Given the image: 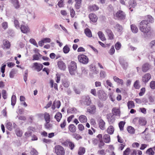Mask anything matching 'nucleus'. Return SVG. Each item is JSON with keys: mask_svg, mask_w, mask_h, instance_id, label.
I'll use <instances>...</instances> for the list:
<instances>
[{"mask_svg": "<svg viewBox=\"0 0 155 155\" xmlns=\"http://www.w3.org/2000/svg\"><path fill=\"white\" fill-rule=\"evenodd\" d=\"M139 28L140 30L143 33L147 34L150 30V28L149 25L147 21H142L140 23Z\"/></svg>", "mask_w": 155, "mask_h": 155, "instance_id": "nucleus-1", "label": "nucleus"}, {"mask_svg": "<svg viewBox=\"0 0 155 155\" xmlns=\"http://www.w3.org/2000/svg\"><path fill=\"white\" fill-rule=\"evenodd\" d=\"M77 68L76 63L74 61H71L68 66L69 72L71 75H75Z\"/></svg>", "mask_w": 155, "mask_h": 155, "instance_id": "nucleus-2", "label": "nucleus"}, {"mask_svg": "<svg viewBox=\"0 0 155 155\" xmlns=\"http://www.w3.org/2000/svg\"><path fill=\"white\" fill-rule=\"evenodd\" d=\"M114 16L116 18L119 20H124L126 17V14L121 10H119L116 13H114Z\"/></svg>", "mask_w": 155, "mask_h": 155, "instance_id": "nucleus-3", "label": "nucleus"}, {"mask_svg": "<svg viewBox=\"0 0 155 155\" xmlns=\"http://www.w3.org/2000/svg\"><path fill=\"white\" fill-rule=\"evenodd\" d=\"M78 59L79 61L83 64H87L89 61L88 57L85 55L82 54L78 56Z\"/></svg>", "mask_w": 155, "mask_h": 155, "instance_id": "nucleus-4", "label": "nucleus"}, {"mask_svg": "<svg viewBox=\"0 0 155 155\" xmlns=\"http://www.w3.org/2000/svg\"><path fill=\"white\" fill-rule=\"evenodd\" d=\"M54 150L57 155H64V149L63 147L61 146L56 145L54 147Z\"/></svg>", "mask_w": 155, "mask_h": 155, "instance_id": "nucleus-5", "label": "nucleus"}, {"mask_svg": "<svg viewBox=\"0 0 155 155\" xmlns=\"http://www.w3.org/2000/svg\"><path fill=\"white\" fill-rule=\"evenodd\" d=\"M97 95L99 98L103 100H105L107 98V94L103 90H99L97 92Z\"/></svg>", "mask_w": 155, "mask_h": 155, "instance_id": "nucleus-6", "label": "nucleus"}, {"mask_svg": "<svg viewBox=\"0 0 155 155\" xmlns=\"http://www.w3.org/2000/svg\"><path fill=\"white\" fill-rule=\"evenodd\" d=\"M151 68V65L148 63H145L142 65L141 70L143 72H146Z\"/></svg>", "mask_w": 155, "mask_h": 155, "instance_id": "nucleus-7", "label": "nucleus"}, {"mask_svg": "<svg viewBox=\"0 0 155 155\" xmlns=\"http://www.w3.org/2000/svg\"><path fill=\"white\" fill-rule=\"evenodd\" d=\"M151 78L150 74L149 73L145 74L142 77V80L145 84L147 83Z\"/></svg>", "mask_w": 155, "mask_h": 155, "instance_id": "nucleus-8", "label": "nucleus"}, {"mask_svg": "<svg viewBox=\"0 0 155 155\" xmlns=\"http://www.w3.org/2000/svg\"><path fill=\"white\" fill-rule=\"evenodd\" d=\"M107 118L110 124H113L115 121V117L111 114H109L107 115Z\"/></svg>", "mask_w": 155, "mask_h": 155, "instance_id": "nucleus-9", "label": "nucleus"}, {"mask_svg": "<svg viewBox=\"0 0 155 155\" xmlns=\"http://www.w3.org/2000/svg\"><path fill=\"white\" fill-rule=\"evenodd\" d=\"M42 64L38 63H34L33 67L35 68V69L38 71H40L43 68Z\"/></svg>", "mask_w": 155, "mask_h": 155, "instance_id": "nucleus-10", "label": "nucleus"}, {"mask_svg": "<svg viewBox=\"0 0 155 155\" xmlns=\"http://www.w3.org/2000/svg\"><path fill=\"white\" fill-rule=\"evenodd\" d=\"M119 61L123 68L125 69L128 67V63L121 58H119Z\"/></svg>", "mask_w": 155, "mask_h": 155, "instance_id": "nucleus-11", "label": "nucleus"}, {"mask_svg": "<svg viewBox=\"0 0 155 155\" xmlns=\"http://www.w3.org/2000/svg\"><path fill=\"white\" fill-rule=\"evenodd\" d=\"M58 68L61 70L64 71L66 68V65L62 61H58Z\"/></svg>", "mask_w": 155, "mask_h": 155, "instance_id": "nucleus-12", "label": "nucleus"}, {"mask_svg": "<svg viewBox=\"0 0 155 155\" xmlns=\"http://www.w3.org/2000/svg\"><path fill=\"white\" fill-rule=\"evenodd\" d=\"M99 127L102 130L105 129V122L102 119H100L98 121Z\"/></svg>", "mask_w": 155, "mask_h": 155, "instance_id": "nucleus-13", "label": "nucleus"}, {"mask_svg": "<svg viewBox=\"0 0 155 155\" xmlns=\"http://www.w3.org/2000/svg\"><path fill=\"white\" fill-rule=\"evenodd\" d=\"M129 9H130L131 12L133 11V9H131V8H134L137 5V3L134 0H130L129 2Z\"/></svg>", "mask_w": 155, "mask_h": 155, "instance_id": "nucleus-14", "label": "nucleus"}, {"mask_svg": "<svg viewBox=\"0 0 155 155\" xmlns=\"http://www.w3.org/2000/svg\"><path fill=\"white\" fill-rule=\"evenodd\" d=\"M96 107L94 105H92L89 107L87 109L88 112L91 114H94L96 111Z\"/></svg>", "mask_w": 155, "mask_h": 155, "instance_id": "nucleus-15", "label": "nucleus"}, {"mask_svg": "<svg viewBox=\"0 0 155 155\" xmlns=\"http://www.w3.org/2000/svg\"><path fill=\"white\" fill-rule=\"evenodd\" d=\"M113 79L114 81L116 82L117 84L122 85H123L124 81L123 80L119 78L116 76H114Z\"/></svg>", "mask_w": 155, "mask_h": 155, "instance_id": "nucleus-16", "label": "nucleus"}, {"mask_svg": "<svg viewBox=\"0 0 155 155\" xmlns=\"http://www.w3.org/2000/svg\"><path fill=\"white\" fill-rule=\"evenodd\" d=\"M89 18L90 20L93 22H96L97 19L96 15L93 13H91L89 15Z\"/></svg>", "mask_w": 155, "mask_h": 155, "instance_id": "nucleus-17", "label": "nucleus"}, {"mask_svg": "<svg viewBox=\"0 0 155 155\" xmlns=\"http://www.w3.org/2000/svg\"><path fill=\"white\" fill-rule=\"evenodd\" d=\"M20 29L21 31L24 33H27L29 31V29L28 26L24 25H21Z\"/></svg>", "mask_w": 155, "mask_h": 155, "instance_id": "nucleus-18", "label": "nucleus"}, {"mask_svg": "<svg viewBox=\"0 0 155 155\" xmlns=\"http://www.w3.org/2000/svg\"><path fill=\"white\" fill-rule=\"evenodd\" d=\"M79 120L81 123H84L87 122V119L86 117L84 115H81L79 116Z\"/></svg>", "mask_w": 155, "mask_h": 155, "instance_id": "nucleus-19", "label": "nucleus"}, {"mask_svg": "<svg viewBox=\"0 0 155 155\" xmlns=\"http://www.w3.org/2000/svg\"><path fill=\"white\" fill-rule=\"evenodd\" d=\"M112 112L113 115H115L117 116H120V110L118 108L116 107H114L112 110Z\"/></svg>", "mask_w": 155, "mask_h": 155, "instance_id": "nucleus-20", "label": "nucleus"}, {"mask_svg": "<svg viewBox=\"0 0 155 155\" xmlns=\"http://www.w3.org/2000/svg\"><path fill=\"white\" fill-rule=\"evenodd\" d=\"M88 9L90 11H96L99 9V7L95 5H90L88 7Z\"/></svg>", "mask_w": 155, "mask_h": 155, "instance_id": "nucleus-21", "label": "nucleus"}, {"mask_svg": "<svg viewBox=\"0 0 155 155\" xmlns=\"http://www.w3.org/2000/svg\"><path fill=\"white\" fill-rule=\"evenodd\" d=\"M103 139L106 143H109L110 140V136L108 134H105L103 136Z\"/></svg>", "mask_w": 155, "mask_h": 155, "instance_id": "nucleus-22", "label": "nucleus"}, {"mask_svg": "<svg viewBox=\"0 0 155 155\" xmlns=\"http://www.w3.org/2000/svg\"><path fill=\"white\" fill-rule=\"evenodd\" d=\"M12 3L16 8H19L20 5L18 0H12Z\"/></svg>", "mask_w": 155, "mask_h": 155, "instance_id": "nucleus-23", "label": "nucleus"}, {"mask_svg": "<svg viewBox=\"0 0 155 155\" xmlns=\"http://www.w3.org/2000/svg\"><path fill=\"white\" fill-rule=\"evenodd\" d=\"M106 32L110 39H112L113 38L114 35L110 30L107 29L106 30Z\"/></svg>", "mask_w": 155, "mask_h": 155, "instance_id": "nucleus-24", "label": "nucleus"}, {"mask_svg": "<svg viewBox=\"0 0 155 155\" xmlns=\"http://www.w3.org/2000/svg\"><path fill=\"white\" fill-rule=\"evenodd\" d=\"M68 129L71 132L74 133L76 131V127L73 124H71L69 125Z\"/></svg>", "mask_w": 155, "mask_h": 155, "instance_id": "nucleus-25", "label": "nucleus"}, {"mask_svg": "<svg viewBox=\"0 0 155 155\" xmlns=\"http://www.w3.org/2000/svg\"><path fill=\"white\" fill-rule=\"evenodd\" d=\"M3 45L5 48L7 49H8L10 47V44L9 42L6 39L3 40Z\"/></svg>", "mask_w": 155, "mask_h": 155, "instance_id": "nucleus-26", "label": "nucleus"}, {"mask_svg": "<svg viewBox=\"0 0 155 155\" xmlns=\"http://www.w3.org/2000/svg\"><path fill=\"white\" fill-rule=\"evenodd\" d=\"M62 117V114L60 112L57 113L54 116V118L58 122H59Z\"/></svg>", "mask_w": 155, "mask_h": 155, "instance_id": "nucleus-27", "label": "nucleus"}, {"mask_svg": "<svg viewBox=\"0 0 155 155\" xmlns=\"http://www.w3.org/2000/svg\"><path fill=\"white\" fill-rule=\"evenodd\" d=\"M84 33L87 36L89 37H91L92 36L91 32V30L88 28H87L85 29Z\"/></svg>", "mask_w": 155, "mask_h": 155, "instance_id": "nucleus-28", "label": "nucleus"}, {"mask_svg": "<svg viewBox=\"0 0 155 155\" xmlns=\"http://www.w3.org/2000/svg\"><path fill=\"white\" fill-rule=\"evenodd\" d=\"M114 27L117 31L119 32H121L123 29L122 26L118 24H116Z\"/></svg>", "mask_w": 155, "mask_h": 155, "instance_id": "nucleus-29", "label": "nucleus"}, {"mask_svg": "<svg viewBox=\"0 0 155 155\" xmlns=\"http://www.w3.org/2000/svg\"><path fill=\"white\" fill-rule=\"evenodd\" d=\"M114 131V128L112 126H110L107 129V132L110 134H112Z\"/></svg>", "mask_w": 155, "mask_h": 155, "instance_id": "nucleus-30", "label": "nucleus"}, {"mask_svg": "<svg viewBox=\"0 0 155 155\" xmlns=\"http://www.w3.org/2000/svg\"><path fill=\"white\" fill-rule=\"evenodd\" d=\"M98 35L102 41H104L106 40L104 35L103 33L101 31H99L98 32Z\"/></svg>", "mask_w": 155, "mask_h": 155, "instance_id": "nucleus-31", "label": "nucleus"}, {"mask_svg": "<svg viewBox=\"0 0 155 155\" xmlns=\"http://www.w3.org/2000/svg\"><path fill=\"white\" fill-rule=\"evenodd\" d=\"M131 29L132 31L134 33H137L138 31V29L137 26L134 25H132L130 26Z\"/></svg>", "mask_w": 155, "mask_h": 155, "instance_id": "nucleus-32", "label": "nucleus"}, {"mask_svg": "<svg viewBox=\"0 0 155 155\" xmlns=\"http://www.w3.org/2000/svg\"><path fill=\"white\" fill-rule=\"evenodd\" d=\"M139 124L141 125H145L146 124V121L145 119L142 117L139 118Z\"/></svg>", "mask_w": 155, "mask_h": 155, "instance_id": "nucleus-33", "label": "nucleus"}, {"mask_svg": "<svg viewBox=\"0 0 155 155\" xmlns=\"http://www.w3.org/2000/svg\"><path fill=\"white\" fill-rule=\"evenodd\" d=\"M127 104L129 109L134 108L135 106L134 103L132 101H129L127 102Z\"/></svg>", "mask_w": 155, "mask_h": 155, "instance_id": "nucleus-34", "label": "nucleus"}, {"mask_svg": "<svg viewBox=\"0 0 155 155\" xmlns=\"http://www.w3.org/2000/svg\"><path fill=\"white\" fill-rule=\"evenodd\" d=\"M127 130L128 132L130 134L134 133L135 130L134 128L131 126H129L127 128Z\"/></svg>", "mask_w": 155, "mask_h": 155, "instance_id": "nucleus-35", "label": "nucleus"}, {"mask_svg": "<svg viewBox=\"0 0 155 155\" xmlns=\"http://www.w3.org/2000/svg\"><path fill=\"white\" fill-rule=\"evenodd\" d=\"M16 97L15 95H13L12 97L11 98V104L12 106H14L16 103Z\"/></svg>", "mask_w": 155, "mask_h": 155, "instance_id": "nucleus-36", "label": "nucleus"}, {"mask_svg": "<svg viewBox=\"0 0 155 155\" xmlns=\"http://www.w3.org/2000/svg\"><path fill=\"white\" fill-rule=\"evenodd\" d=\"M148 99L150 102L153 103L154 101L155 97L152 94H150L148 95Z\"/></svg>", "mask_w": 155, "mask_h": 155, "instance_id": "nucleus-37", "label": "nucleus"}, {"mask_svg": "<svg viewBox=\"0 0 155 155\" xmlns=\"http://www.w3.org/2000/svg\"><path fill=\"white\" fill-rule=\"evenodd\" d=\"M44 117L46 122L49 123L50 121V115L47 113L45 114Z\"/></svg>", "mask_w": 155, "mask_h": 155, "instance_id": "nucleus-38", "label": "nucleus"}, {"mask_svg": "<svg viewBox=\"0 0 155 155\" xmlns=\"http://www.w3.org/2000/svg\"><path fill=\"white\" fill-rule=\"evenodd\" d=\"M85 152V149L84 147H81L78 151V154L79 155H82Z\"/></svg>", "mask_w": 155, "mask_h": 155, "instance_id": "nucleus-39", "label": "nucleus"}, {"mask_svg": "<svg viewBox=\"0 0 155 155\" xmlns=\"http://www.w3.org/2000/svg\"><path fill=\"white\" fill-rule=\"evenodd\" d=\"M152 149V148H150L149 149L147 150L146 153L149 155H153L154 153Z\"/></svg>", "mask_w": 155, "mask_h": 155, "instance_id": "nucleus-40", "label": "nucleus"}, {"mask_svg": "<svg viewBox=\"0 0 155 155\" xmlns=\"http://www.w3.org/2000/svg\"><path fill=\"white\" fill-rule=\"evenodd\" d=\"M15 133L18 136L21 137L22 134V131L20 130L19 129L17 128L15 131Z\"/></svg>", "mask_w": 155, "mask_h": 155, "instance_id": "nucleus-41", "label": "nucleus"}, {"mask_svg": "<svg viewBox=\"0 0 155 155\" xmlns=\"http://www.w3.org/2000/svg\"><path fill=\"white\" fill-rule=\"evenodd\" d=\"M70 51V48L67 45H65L63 48V52L65 54L68 53Z\"/></svg>", "mask_w": 155, "mask_h": 155, "instance_id": "nucleus-42", "label": "nucleus"}, {"mask_svg": "<svg viewBox=\"0 0 155 155\" xmlns=\"http://www.w3.org/2000/svg\"><path fill=\"white\" fill-rule=\"evenodd\" d=\"M125 122L124 121H120L119 124V126L120 130H123V127L124 126Z\"/></svg>", "mask_w": 155, "mask_h": 155, "instance_id": "nucleus-43", "label": "nucleus"}, {"mask_svg": "<svg viewBox=\"0 0 155 155\" xmlns=\"http://www.w3.org/2000/svg\"><path fill=\"white\" fill-rule=\"evenodd\" d=\"M76 109L75 108H71L68 109V112L71 113L72 114L76 112Z\"/></svg>", "mask_w": 155, "mask_h": 155, "instance_id": "nucleus-44", "label": "nucleus"}, {"mask_svg": "<svg viewBox=\"0 0 155 155\" xmlns=\"http://www.w3.org/2000/svg\"><path fill=\"white\" fill-rule=\"evenodd\" d=\"M6 127L9 130H11L13 128L12 124L10 122H8L7 124Z\"/></svg>", "mask_w": 155, "mask_h": 155, "instance_id": "nucleus-45", "label": "nucleus"}, {"mask_svg": "<svg viewBox=\"0 0 155 155\" xmlns=\"http://www.w3.org/2000/svg\"><path fill=\"white\" fill-rule=\"evenodd\" d=\"M134 86L136 89H139L140 88L139 81L138 80H137L135 81L134 84Z\"/></svg>", "mask_w": 155, "mask_h": 155, "instance_id": "nucleus-46", "label": "nucleus"}, {"mask_svg": "<svg viewBox=\"0 0 155 155\" xmlns=\"http://www.w3.org/2000/svg\"><path fill=\"white\" fill-rule=\"evenodd\" d=\"M84 104L88 105H89L91 104V100L88 97H86L85 99V101L84 102Z\"/></svg>", "mask_w": 155, "mask_h": 155, "instance_id": "nucleus-47", "label": "nucleus"}, {"mask_svg": "<svg viewBox=\"0 0 155 155\" xmlns=\"http://www.w3.org/2000/svg\"><path fill=\"white\" fill-rule=\"evenodd\" d=\"M63 85L65 87H68L70 85L69 82L67 80H64L63 82Z\"/></svg>", "mask_w": 155, "mask_h": 155, "instance_id": "nucleus-48", "label": "nucleus"}, {"mask_svg": "<svg viewBox=\"0 0 155 155\" xmlns=\"http://www.w3.org/2000/svg\"><path fill=\"white\" fill-rule=\"evenodd\" d=\"M121 44L119 42H117L115 45V47L116 50H119L121 47Z\"/></svg>", "mask_w": 155, "mask_h": 155, "instance_id": "nucleus-49", "label": "nucleus"}, {"mask_svg": "<svg viewBox=\"0 0 155 155\" xmlns=\"http://www.w3.org/2000/svg\"><path fill=\"white\" fill-rule=\"evenodd\" d=\"M30 153L31 155H38V154L37 151L34 148L31 149Z\"/></svg>", "mask_w": 155, "mask_h": 155, "instance_id": "nucleus-50", "label": "nucleus"}, {"mask_svg": "<svg viewBox=\"0 0 155 155\" xmlns=\"http://www.w3.org/2000/svg\"><path fill=\"white\" fill-rule=\"evenodd\" d=\"M58 108H59L61 105V102L59 101H54L53 103Z\"/></svg>", "mask_w": 155, "mask_h": 155, "instance_id": "nucleus-51", "label": "nucleus"}, {"mask_svg": "<svg viewBox=\"0 0 155 155\" xmlns=\"http://www.w3.org/2000/svg\"><path fill=\"white\" fill-rule=\"evenodd\" d=\"M14 24L15 27L17 28H19V23L18 20L16 19H14Z\"/></svg>", "mask_w": 155, "mask_h": 155, "instance_id": "nucleus-52", "label": "nucleus"}, {"mask_svg": "<svg viewBox=\"0 0 155 155\" xmlns=\"http://www.w3.org/2000/svg\"><path fill=\"white\" fill-rule=\"evenodd\" d=\"M15 74V71L12 69L11 71L9 74V77L11 78H13Z\"/></svg>", "mask_w": 155, "mask_h": 155, "instance_id": "nucleus-53", "label": "nucleus"}, {"mask_svg": "<svg viewBox=\"0 0 155 155\" xmlns=\"http://www.w3.org/2000/svg\"><path fill=\"white\" fill-rule=\"evenodd\" d=\"M29 41L31 43L33 44L35 46L37 47H38L37 43H36L35 40L34 39H31Z\"/></svg>", "mask_w": 155, "mask_h": 155, "instance_id": "nucleus-54", "label": "nucleus"}, {"mask_svg": "<svg viewBox=\"0 0 155 155\" xmlns=\"http://www.w3.org/2000/svg\"><path fill=\"white\" fill-rule=\"evenodd\" d=\"M28 16L31 18L34 19L35 18V13L34 12L29 13Z\"/></svg>", "mask_w": 155, "mask_h": 155, "instance_id": "nucleus-55", "label": "nucleus"}, {"mask_svg": "<svg viewBox=\"0 0 155 155\" xmlns=\"http://www.w3.org/2000/svg\"><path fill=\"white\" fill-rule=\"evenodd\" d=\"M150 86L151 89H154L155 88V81H151L150 83Z\"/></svg>", "mask_w": 155, "mask_h": 155, "instance_id": "nucleus-56", "label": "nucleus"}, {"mask_svg": "<svg viewBox=\"0 0 155 155\" xmlns=\"http://www.w3.org/2000/svg\"><path fill=\"white\" fill-rule=\"evenodd\" d=\"M52 125L51 124H50L49 123L46 122L45 124V127L46 129H49L52 127Z\"/></svg>", "mask_w": 155, "mask_h": 155, "instance_id": "nucleus-57", "label": "nucleus"}, {"mask_svg": "<svg viewBox=\"0 0 155 155\" xmlns=\"http://www.w3.org/2000/svg\"><path fill=\"white\" fill-rule=\"evenodd\" d=\"M145 91V89L144 87L142 88L140 92L139 93V95L140 96H142L144 94Z\"/></svg>", "mask_w": 155, "mask_h": 155, "instance_id": "nucleus-58", "label": "nucleus"}, {"mask_svg": "<svg viewBox=\"0 0 155 155\" xmlns=\"http://www.w3.org/2000/svg\"><path fill=\"white\" fill-rule=\"evenodd\" d=\"M150 46L153 49H155V40L152 41L150 42Z\"/></svg>", "mask_w": 155, "mask_h": 155, "instance_id": "nucleus-59", "label": "nucleus"}, {"mask_svg": "<svg viewBox=\"0 0 155 155\" xmlns=\"http://www.w3.org/2000/svg\"><path fill=\"white\" fill-rule=\"evenodd\" d=\"M2 97L5 99L7 98L6 91L5 90H3L2 91Z\"/></svg>", "mask_w": 155, "mask_h": 155, "instance_id": "nucleus-60", "label": "nucleus"}, {"mask_svg": "<svg viewBox=\"0 0 155 155\" xmlns=\"http://www.w3.org/2000/svg\"><path fill=\"white\" fill-rule=\"evenodd\" d=\"M70 15L72 18H73L75 15V12L73 8L70 9Z\"/></svg>", "mask_w": 155, "mask_h": 155, "instance_id": "nucleus-61", "label": "nucleus"}, {"mask_svg": "<svg viewBox=\"0 0 155 155\" xmlns=\"http://www.w3.org/2000/svg\"><path fill=\"white\" fill-rule=\"evenodd\" d=\"M115 52V49L114 46H112L111 48L109 50V53L110 55H112Z\"/></svg>", "mask_w": 155, "mask_h": 155, "instance_id": "nucleus-62", "label": "nucleus"}, {"mask_svg": "<svg viewBox=\"0 0 155 155\" xmlns=\"http://www.w3.org/2000/svg\"><path fill=\"white\" fill-rule=\"evenodd\" d=\"M91 93L95 96H97V94L96 90L95 89H92L91 90Z\"/></svg>", "mask_w": 155, "mask_h": 155, "instance_id": "nucleus-63", "label": "nucleus"}, {"mask_svg": "<svg viewBox=\"0 0 155 155\" xmlns=\"http://www.w3.org/2000/svg\"><path fill=\"white\" fill-rule=\"evenodd\" d=\"M64 0H60V1L58 2V6L60 7H62L63 6V1Z\"/></svg>", "mask_w": 155, "mask_h": 155, "instance_id": "nucleus-64", "label": "nucleus"}]
</instances>
